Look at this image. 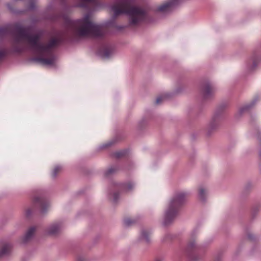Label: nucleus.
Masks as SVG:
<instances>
[{
  "mask_svg": "<svg viewBox=\"0 0 261 261\" xmlns=\"http://www.w3.org/2000/svg\"><path fill=\"white\" fill-rule=\"evenodd\" d=\"M33 211V209L32 208H29L27 209L26 211V216L27 217L30 216Z\"/></svg>",
  "mask_w": 261,
  "mask_h": 261,
  "instance_id": "26",
  "label": "nucleus"
},
{
  "mask_svg": "<svg viewBox=\"0 0 261 261\" xmlns=\"http://www.w3.org/2000/svg\"><path fill=\"white\" fill-rule=\"evenodd\" d=\"M124 151H115V158L117 157V158H120V157H121V156H123L124 154Z\"/></svg>",
  "mask_w": 261,
  "mask_h": 261,
  "instance_id": "22",
  "label": "nucleus"
},
{
  "mask_svg": "<svg viewBox=\"0 0 261 261\" xmlns=\"http://www.w3.org/2000/svg\"><path fill=\"white\" fill-rule=\"evenodd\" d=\"M175 2V0H173L172 1L165 2L158 6L156 8V11L162 13L169 12L173 7Z\"/></svg>",
  "mask_w": 261,
  "mask_h": 261,
  "instance_id": "6",
  "label": "nucleus"
},
{
  "mask_svg": "<svg viewBox=\"0 0 261 261\" xmlns=\"http://www.w3.org/2000/svg\"><path fill=\"white\" fill-rule=\"evenodd\" d=\"M114 174V168L112 166L110 168H109L105 173V176L106 178H109L111 176H113Z\"/></svg>",
  "mask_w": 261,
  "mask_h": 261,
  "instance_id": "17",
  "label": "nucleus"
},
{
  "mask_svg": "<svg viewBox=\"0 0 261 261\" xmlns=\"http://www.w3.org/2000/svg\"><path fill=\"white\" fill-rule=\"evenodd\" d=\"M259 158L261 159V150L259 151Z\"/></svg>",
  "mask_w": 261,
  "mask_h": 261,
  "instance_id": "27",
  "label": "nucleus"
},
{
  "mask_svg": "<svg viewBox=\"0 0 261 261\" xmlns=\"http://www.w3.org/2000/svg\"><path fill=\"white\" fill-rule=\"evenodd\" d=\"M100 0H80L79 6L89 10L94 11L100 8Z\"/></svg>",
  "mask_w": 261,
  "mask_h": 261,
  "instance_id": "4",
  "label": "nucleus"
},
{
  "mask_svg": "<svg viewBox=\"0 0 261 261\" xmlns=\"http://www.w3.org/2000/svg\"><path fill=\"white\" fill-rule=\"evenodd\" d=\"M61 229V225L59 224H54L48 228V233L51 235L57 234Z\"/></svg>",
  "mask_w": 261,
  "mask_h": 261,
  "instance_id": "12",
  "label": "nucleus"
},
{
  "mask_svg": "<svg viewBox=\"0 0 261 261\" xmlns=\"http://www.w3.org/2000/svg\"><path fill=\"white\" fill-rule=\"evenodd\" d=\"M249 107H250V106L248 105H246L243 106L239 109V110L237 113V115H241L245 111L248 110L249 109Z\"/></svg>",
  "mask_w": 261,
  "mask_h": 261,
  "instance_id": "19",
  "label": "nucleus"
},
{
  "mask_svg": "<svg viewBox=\"0 0 261 261\" xmlns=\"http://www.w3.org/2000/svg\"><path fill=\"white\" fill-rule=\"evenodd\" d=\"M257 66V62L255 59L252 58L249 60L246 63V70L247 72L253 71Z\"/></svg>",
  "mask_w": 261,
  "mask_h": 261,
  "instance_id": "7",
  "label": "nucleus"
},
{
  "mask_svg": "<svg viewBox=\"0 0 261 261\" xmlns=\"http://www.w3.org/2000/svg\"><path fill=\"white\" fill-rule=\"evenodd\" d=\"M135 187V185L133 182H129L126 185V189L127 191H130L134 189Z\"/></svg>",
  "mask_w": 261,
  "mask_h": 261,
  "instance_id": "21",
  "label": "nucleus"
},
{
  "mask_svg": "<svg viewBox=\"0 0 261 261\" xmlns=\"http://www.w3.org/2000/svg\"><path fill=\"white\" fill-rule=\"evenodd\" d=\"M62 170V167L60 166H56L53 171L52 172V176L53 177H55L57 174L60 172Z\"/></svg>",
  "mask_w": 261,
  "mask_h": 261,
  "instance_id": "18",
  "label": "nucleus"
},
{
  "mask_svg": "<svg viewBox=\"0 0 261 261\" xmlns=\"http://www.w3.org/2000/svg\"><path fill=\"white\" fill-rule=\"evenodd\" d=\"M134 0H120L115 3V16L125 14L129 17V23L136 25L143 21L146 16L145 11L141 8L133 5Z\"/></svg>",
  "mask_w": 261,
  "mask_h": 261,
  "instance_id": "2",
  "label": "nucleus"
},
{
  "mask_svg": "<svg viewBox=\"0 0 261 261\" xmlns=\"http://www.w3.org/2000/svg\"><path fill=\"white\" fill-rule=\"evenodd\" d=\"M36 230V228L35 227H30L28 230L27 231V233H25V236L23 238V242L26 243L30 241L32 238L33 237L35 232Z\"/></svg>",
  "mask_w": 261,
  "mask_h": 261,
  "instance_id": "10",
  "label": "nucleus"
},
{
  "mask_svg": "<svg viewBox=\"0 0 261 261\" xmlns=\"http://www.w3.org/2000/svg\"><path fill=\"white\" fill-rule=\"evenodd\" d=\"M150 233L149 231L143 229L141 231L139 239L141 241L148 243L150 242Z\"/></svg>",
  "mask_w": 261,
  "mask_h": 261,
  "instance_id": "9",
  "label": "nucleus"
},
{
  "mask_svg": "<svg viewBox=\"0 0 261 261\" xmlns=\"http://www.w3.org/2000/svg\"><path fill=\"white\" fill-rule=\"evenodd\" d=\"M66 32L51 39L47 43L40 41L39 34L31 35L28 27L16 24L12 28H0V38L11 34L13 37L12 47L14 51L21 53L24 50L23 43L27 42L30 50L36 56L35 61L45 65L54 64L55 58L53 48L64 41L69 35L77 37H103L108 29L103 25L93 23L90 15L86 14L83 18L76 20L67 19L65 22Z\"/></svg>",
  "mask_w": 261,
  "mask_h": 261,
  "instance_id": "1",
  "label": "nucleus"
},
{
  "mask_svg": "<svg viewBox=\"0 0 261 261\" xmlns=\"http://www.w3.org/2000/svg\"><path fill=\"white\" fill-rule=\"evenodd\" d=\"M207 195V190L206 188L203 187H200L198 188V198L202 201H204Z\"/></svg>",
  "mask_w": 261,
  "mask_h": 261,
  "instance_id": "13",
  "label": "nucleus"
},
{
  "mask_svg": "<svg viewBox=\"0 0 261 261\" xmlns=\"http://www.w3.org/2000/svg\"><path fill=\"white\" fill-rule=\"evenodd\" d=\"M188 195L186 192H179L170 200L163 217V223L164 225H168L173 221L177 214L178 207L186 201Z\"/></svg>",
  "mask_w": 261,
  "mask_h": 261,
  "instance_id": "3",
  "label": "nucleus"
},
{
  "mask_svg": "<svg viewBox=\"0 0 261 261\" xmlns=\"http://www.w3.org/2000/svg\"><path fill=\"white\" fill-rule=\"evenodd\" d=\"M100 55L104 58H108L112 53V49L109 46H104L99 50Z\"/></svg>",
  "mask_w": 261,
  "mask_h": 261,
  "instance_id": "14",
  "label": "nucleus"
},
{
  "mask_svg": "<svg viewBox=\"0 0 261 261\" xmlns=\"http://www.w3.org/2000/svg\"><path fill=\"white\" fill-rule=\"evenodd\" d=\"M7 51L5 49L0 50V60H2L6 56Z\"/></svg>",
  "mask_w": 261,
  "mask_h": 261,
  "instance_id": "24",
  "label": "nucleus"
},
{
  "mask_svg": "<svg viewBox=\"0 0 261 261\" xmlns=\"http://www.w3.org/2000/svg\"><path fill=\"white\" fill-rule=\"evenodd\" d=\"M202 91L204 96L207 97L214 92V88L210 84L207 83L203 86Z\"/></svg>",
  "mask_w": 261,
  "mask_h": 261,
  "instance_id": "8",
  "label": "nucleus"
},
{
  "mask_svg": "<svg viewBox=\"0 0 261 261\" xmlns=\"http://www.w3.org/2000/svg\"><path fill=\"white\" fill-rule=\"evenodd\" d=\"M34 204L35 206L38 208L41 213H44L49 206V204L47 201L42 197H35L34 199Z\"/></svg>",
  "mask_w": 261,
  "mask_h": 261,
  "instance_id": "5",
  "label": "nucleus"
},
{
  "mask_svg": "<svg viewBox=\"0 0 261 261\" xmlns=\"http://www.w3.org/2000/svg\"><path fill=\"white\" fill-rule=\"evenodd\" d=\"M164 99V97H163V96H160V97H158L156 99V103L157 104H159Z\"/></svg>",
  "mask_w": 261,
  "mask_h": 261,
  "instance_id": "25",
  "label": "nucleus"
},
{
  "mask_svg": "<svg viewBox=\"0 0 261 261\" xmlns=\"http://www.w3.org/2000/svg\"><path fill=\"white\" fill-rule=\"evenodd\" d=\"M114 145V141L112 140L108 142L102 144L98 148V150H102L104 149H108L111 147H113Z\"/></svg>",
  "mask_w": 261,
  "mask_h": 261,
  "instance_id": "16",
  "label": "nucleus"
},
{
  "mask_svg": "<svg viewBox=\"0 0 261 261\" xmlns=\"http://www.w3.org/2000/svg\"><path fill=\"white\" fill-rule=\"evenodd\" d=\"M196 242L195 241H191L189 242V244H188V247L189 248H194L195 247H196Z\"/></svg>",
  "mask_w": 261,
  "mask_h": 261,
  "instance_id": "23",
  "label": "nucleus"
},
{
  "mask_svg": "<svg viewBox=\"0 0 261 261\" xmlns=\"http://www.w3.org/2000/svg\"><path fill=\"white\" fill-rule=\"evenodd\" d=\"M221 119V116L219 114H216L212 118L210 124V126L211 128H214L218 125L220 120Z\"/></svg>",
  "mask_w": 261,
  "mask_h": 261,
  "instance_id": "15",
  "label": "nucleus"
},
{
  "mask_svg": "<svg viewBox=\"0 0 261 261\" xmlns=\"http://www.w3.org/2000/svg\"><path fill=\"white\" fill-rule=\"evenodd\" d=\"M155 261H162V260H156Z\"/></svg>",
  "mask_w": 261,
  "mask_h": 261,
  "instance_id": "29",
  "label": "nucleus"
},
{
  "mask_svg": "<svg viewBox=\"0 0 261 261\" xmlns=\"http://www.w3.org/2000/svg\"><path fill=\"white\" fill-rule=\"evenodd\" d=\"M259 60H260V61H261V57H260V58L259 59Z\"/></svg>",
  "mask_w": 261,
  "mask_h": 261,
  "instance_id": "30",
  "label": "nucleus"
},
{
  "mask_svg": "<svg viewBox=\"0 0 261 261\" xmlns=\"http://www.w3.org/2000/svg\"><path fill=\"white\" fill-rule=\"evenodd\" d=\"M134 223L130 218H126L124 220V225L126 226H129Z\"/></svg>",
  "mask_w": 261,
  "mask_h": 261,
  "instance_id": "20",
  "label": "nucleus"
},
{
  "mask_svg": "<svg viewBox=\"0 0 261 261\" xmlns=\"http://www.w3.org/2000/svg\"><path fill=\"white\" fill-rule=\"evenodd\" d=\"M116 139H117V140L118 139L117 137H115V140H116Z\"/></svg>",
  "mask_w": 261,
  "mask_h": 261,
  "instance_id": "28",
  "label": "nucleus"
},
{
  "mask_svg": "<svg viewBox=\"0 0 261 261\" xmlns=\"http://www.w3.org/2000/svg\"><path fill=\"white\" fill-rule=\"evenodd\" d=\"M11 246L10 244H4L0 247V257L7 255L11 251Z\"/></svg>",
  "mask_w": 261,
  "mask_h": 261,
  "instance_id": "11",
  "label": "nucleus"
}]
</instances>
